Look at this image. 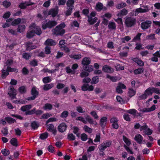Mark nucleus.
Here are the masks:
<instances>
[{"instance_id": "f257e3e1", "label": "nucleus", "mask_w": 160, "mask_h": 160, "mask_svg": "<svg viewBox=\"0 0 160 160\" xmlns=\"http://www.w3.org/2000/svg\"><path fill=\"white\" fill-rule=\"evenodd\" d=\"M32 108V106L31 104L27 105L22 106L21 108V110L25 112V114L26 115H31L35 114L37 116L40 115L43 112L41 110H37L35 108H34L31 110H30Z\"/></svg>"}, {"instance_id": "f03ea898", "label": "nucleus", "mask_w": 160, "mask_h": 160, "mask_svg": "<svg viewBox=\"0 0 160 160\" xmlns=\"http://www.w3.org/2000/svg\"><path fill=\"white\" fill-rule=\"evenodd\" d=\"M57 24V22L55 20H49L47 22V20L46 19L42 22V28L43 30H45L47 28L50 29Z\"/></svg>"}, {"instance_id": "7ed1b4c3", "label": "nucleus", "mask_w": 160, "mask_h": 160, "mask_svg": "<svg viewBox=\"0 0 160 160\" xmlns=\"http://www.w3.org/2000/svg\"><path fill=\"white\" fill-rule=\"evenodd\" d=\"M125 23L127 27H131L136 24V19L132 17H128L126 18Z\"/></svg>"}, {"instance_id": "20e7f679", "label": "nucleus", "mask_w": 160, "mask_h": 160, "mask_svg": "<svg viewBox=\"0 0 160 160\" xmlns=\"http://www.w3.org/2000/svg\"><path fill=\"white\" fill-rule=\"evenodd\" d=\"M111 140H107L102 143L99 148V150L101 152H103L108 147H110L112 144Z\"/></svg>"}, {"instance_id": "39448f33", "label": "nucleus", "mask_w": 160, "mask_h": 160, "mask_svg": "<svg viewBox=\"0 0 160 160\" xmlns=\"http://www.w3.org/2000/svg\"><path fill=\"white\" fill-rule=\"evenodd\" d=\"M65 31L64 29H60L59 28H57V27L52 30V34L56 36H62L65 33Z\"/></svg>"}, {"instance_id": "423d86ee", "label": "nucleus", "mask_w": 160, "mask_h": 160, "mask_svg": "<svg viewBox=\"0 0 160 160\" xmlns=\"http://www.w3.org/2000/svg\"><path fill=\"white\" fill-rule=\"evenodd\" d=\"M8 90L9 92H8V94L11 98L13 99L15 98L17 93L16 92V90L15 88L13 87L10 86V89H9Z\"/></svg>"}, {"instance_id": "0eeeda50", "label": "nucleus", "mask_w": 160, "mask_h": 160, "mask_svg": "<svg viewBox=\"0 0 160 160\" xmlns=\"http://www.w3.org/2000/svg\"><path fill=\"white\" fill-rule=\"evenodd\" d=\"M94 89V87L92 85H89L88 83H84L81 87V90L83 91H92Z\"/></svg>"}, {"instance_id": "6e6552de", "label": "nucleus", "mask_w": 160, "mask_h": 160, "mask_svg": "<svg viewBox=\"0 0 160 160\" xmlns=\"http://www.w3.org/2000/svg\"><path fill=\"white\" fill-rule=\"evenodd\" d=\"M152 24V22L149 20L142 22L141 24V27L142 29H146L150 27Z\"/></svg>"}, {"instance_id": "1a4fd4ad", "label": "nucleus", "mask_w": 160, "mask_h": 160, "mask_svg": "<svg viewBox=\"0 0 160 160\" xmlns=\"http://www.w3.org/2000/svg\"><path fill=\"white\" fill-rule=\"evenodd\" d=\"M47 128V130L49 131L52 132V134L54 135H55L57 133V130L56 129L54 128V125L52 124H47V125L45 124Z\"/></svg>"}, {"instance_id": "9d476101", "label": "nucleus", "mask_w": 160, "mask_h": 160, "mask_svg": "<svg viewBox=\"0 0 160 160\" xmlns=\"http://www.w3.org/2000/svg\"><path fill=\"white\" fill-rule=\"evenodd\" d=\"M58 13V8H52L48 12V15H51L53 18L55 17Z\"/></svg>"}, {"instance_id": "9b49d317", "label": "nucleus", "mask_w": 160, "mask_h": 160, "mask_svg": "<svg viewBox=\"0 0 160 160\" xmlns=\"http://www.w3.org/2000/svg\"><path fill=\"white\" fill-rule=\"evenodd\" d=\"M147 12L146 9H142L141 8L133 10L132 11V15L136 16L140 13L145 12Z\"/></svg>"}, {"instance_id": "f8f14e48", "label": "nucleus", "mask_w": 160, "mask_h": 160, "mask_svg": "<svg viewBox=\"0 0 160 160\" xmlns=\"http://www.w3.org/2000/svg\"><path fill=\"white\" fill-rule=\"evenodd\" d=\"M108 121V118L106 117H102L100 120V125L102 129L106 126Z\"/></svg>"}, {"instance_id": "ddd939ff", "label": "nucleus", "mask_w": 160, "mask_h": 160, "mask_svg": "<svg viewBox=\"0 0 160 160\" xmlns=\"http://www.w3.org/2000/svg\"><path fill=\"white\" fill-rule=\"evenodd\" d=\"M56 44V42L53 39L50 38L47 39L44 42V44L47 46H55Z\"/></svg>"}, {"instance_id": "4468645a", "label": "nucleus", "mask_w": 160, "mask_h": 160, "mask_svg": "<svg viewBox=\"0 0 160 160\" xmlns=\"http://www.w3.org/2000/svg\"><path fill=\"white\" fill-rule=\"evenodd\" d=\"M67 125L64 122L61 123L58 126V130L61 132H63L67 129Z\"/></svg>"}, {"instance_id": "2eb2a0df", "label": "nucleus", "mask_w": 160, "mask_h": 160, "mask_svg": "<svg viewBox=\"0 0 160 160\" xmlns=\"http://www.w3.org/2000/svg\"><path fill=\"white\" fill-rule=\"evenodd\" d=\"M102 70L104 72L108 73H111L113 72V69L107 65L103 66Z\"/></svg>"}, {"instance_id": "dca6fc26", "label": "nucleus", "mask_w": 160, "mask_h": 160, "mask_svg": "<svg viewBox=\"0 0 160 160\" xmlns=\"http://www.w3.org/2000/svg\"><path fill=\"white\" fill-rule=\"evenodd\" d=\"M91 63V60L88 57L84 58L82 60V63L83 65V68L89 65Z\"/></svg>"}, {"instance_id": "f3484780", "label": "nucleus", "mask_w": 160, "mask_h": 160, "mask_svg": "<svg viewBox=\"0 0 160 160\" xmlns=\"http://www.w3.org/2000/svg\"><path fill=\"white\" fill-rule=\"evenodd\" d=\"M128 13V11L126 8H123L118 12L117 14V16L118 17H122L126 15Z\"/></svg>"}, {"instance_id": "a211bd4d", "label": "nucleus", "mask_w": 160, "mask_h": 160, "mask_svg": "<svg viewBox=\"0 0 160 160\" xmlns=\"http://www.w3.org/2000/svg\"><path fill=\"white\" fill-rule=\"evenodd\" d=\"M143 139V137L140 134L136 135L134 138L135 140L139 144L142 143Z\"/></svg>"}, {"instance_id": "6ab92c4d", "label": "nucleus", "mask_w": 160, "mask_h": 160, "mask_svg": "<svg viewBox=\"0 0 160 160\" xmlns=\"http://www.w3.org/2000/svg\"><path fill=\"white\" fill-rule=\"evenodd\" d=\"M31 94L32 96H35L36 98H37L39 94V92L36 90V87H33L31 90Z\"/></svg>"}, {"instance_id": "aec40b11", "label": "nucleus", "mask_w": 160, "mask_h": 160, "mask_svg": "<svg viewBox=\"0 0 160 160\" xmlns=\"http://www.w3.org/2000/svg\"><path fill=\"white\" fill-rule=\"evenodd\" d=\"M108 28L110 30H115L116 29V26L115 22H109Z\"/></svg>"}, {"instance_id": "412c9836", "label": "nucleus", "mask_w": 160, "mask_h": 160, "mask_svg": "<svg viewBox=\"0 0 160 160\" xmlns=\"http://www.w3.org/2000/svg\"><path fill=\"white\" fill-rule=\"evenodd\" d=\"M98 18L97 17H95L94 18H88V22L90 25H93L95 23L98 21Z\"/></svg>"}, {"instance_id": "4be33fe9", "label": "nucleus", "mask_w": 160, "mask_h": 160, "mask_svg": "<svg viewBox=\"0 0 160 160\" xmlns=\"http://www.w3.org/2000/svg\"><path fill=\"white\" fill-rule=\"evenodd\" d=\"M39 126V124L35 121H33L31 123V127L33 130L37 129Z\"/></svg>"}, {"instance_id": "5701e85b", "label": "nucleus", "mask_w": 160, "mask_h": 160, "mask_svg": "<svg viewBox=\"0 0 160 160\" xmlns=\"http://www.w3.org/2000/svg\"><path fill=\"white\" fill-rule=\"evenodd\" d=\"M144 92L148 96L152 95L153 93V87L148 88L145 90Z\"/></svg>"}, {"instance_id": "b1692460", "label": "nucleus", "mask_w": 160, "mask_h": 160, "mask_svg": "<svg viewBox=\"0 0 160 160\" xmlns=\"http://www.w3.org/2000/svg\"><path fill=\"white\" fill-rule=\"evenodd\" d=\"M2 75L1 77L2 78L4 79H5L7 76L9 74V72L8 71L7 69L6 70L4 69L2 70Z\"/></svg>"}, {"instance_id": "393cba45", "label": "nucleus", "mask_w": 160, "mask_h": 160, "mask_svg": "<svg viewBox=\"0 0 160 160\" xmlns=\"http://www.w3.org/2000/svg\"><path fill=\"white\" fill-rule=\"evenodd\" d=\"M33 30L34 32V34H36L38 35H40L42 33L41 29L39 27L34 28Z\"/></svg>"}, {"instance_id": "a878e982", "label": "nucleus", "mask_w": 160, "mask_h": 160, "mask_svg": "<svg viewBox=\"0 0 160 160\" xmlns=\"http://www.w3.org/2000/svg\"><path fill=\"white\" fill-rule=\"evenodd\" d=\"M52 108V105L49 103H46L43 107V109L45 110H50Z\"/></svg>"}, {"instance_id": "bb28decb", "label": "nucleus", "mask_w": 160, "mask_h": 160, "mask_svg": "<svg viewBox=\"0 0 160 160\" xmlns=\"http://www.w3.org/2000/svg\"><path fill=\"white\" fill-rule=\"evenodd\" d=\"M18 90L21 94H23L26 92L27 89L25 86H22L18 88Z\"/></svg>"}, {"instance_id": "cd10ccee", "label": "nucleus", "mask_w": 160, "mask_h": 160, "mask_svg": "<svg viewBox=\"0 0 160 160\" xmlns=\"http://www.w3.org/2000/svg\"><path fill=\"white\" fill-rule=\"evenodd\" d=\"M35 35V34H34V32L33 30H32L27 32L26 37L30 39L32 38Z\"/></svg>"}, {"instance_id": "c85d7f7f", "label": "nucleus", "mask_w": 160, "mask_h": 160, "mask_svg": "<svg viewBox=\"0 0 160 160\" xmlns=\"http://www.w3.org/2000/svg\"><path fill=\"white\" fill-rule=\"evenodd\" d=\"M48 136V133L47 132H45L40 135L39 138L42 140H44L47 138Z\"/></svg>"}, {"instance_id": "c756f323", "label": "nucleus", "mask_w": 160, "mask_h": 160, "mask_svg": "<svg viewBox=\"0 0 160 160\" xmlns=\"http://www.w3.org/2000/svg\"><path fill=\"white\" fill-rule=\"evenodd\" d=\"M74 3V1L73 0H68L66 3L67 7H72L74 8L73 6Z\"/></svg>"}, {"instance_id": "7c9ffc66", "label": "nucleus", "mask_w": 160, "mask_h": 160, "mask_svg": "<svg viewBox=\"0 0 160 160\" xmlns=\"http://www.w3.org/2000/svg\"><path fill=\"white\" fill-rule=\"evenodd\" d=\"M5 120L8 123H12L16 122V120L12 118L7 117L5 118Z\"/></svg>"}, {"instance_id": "2f4dec72", "label": "nucleus", "mask_w": 160, "mask_h": 160, "mask_svg": "<svg viewBox=\"0 0 160 160\" xmlns=\"http://www.w3.org/2000/svg\"><path fill=\"white\" fill-rule=\"evenodd\" d=\"M25 26L24 25L19 24L18 26L17 32L20 33L22 32L25 30Z\"/></svg>"}, {"instance_id": "473e14b6", "label": "nucleus", "mask_w": 160, "mask_h": 160, "mask_svg": "<svg viewBox=\"0 0 160 160\" xmlns=\"http://www.w3.org/2000/svg\"><path fill=\"white\" fill-rule=\"evenodd\" d=\"M21 22V18H18L14 20V21L12 22L11 25L12 26H14L19 24Z\"/></svg>"}, {"instance_id": "72a5a7b5", "label": "nucleus", "mask_w": 160, "mask_h": 160, "mask_svg": "<svg viewBox=\"0 0 160 160\" xmlns=\"http://www.w3.org/2000/svg\"><path fill=\"white\" fill-rule=\"evenodd\" d=\"M103 5L100 2H98L96 5V9L98 12L101 11L103 8Z\"/></svg>"}, {"instance_id": "f704fd0d", "label": "nucleus", "mask_w": 160, "mask_h": 160, "mask_svg": "<svg viewBox=\"0 0 160 160\" xmlns=\"http://www.w3.org/2000/svg\"><path fill=\"white\" fill-rule=\"evenodd\" d=\"M10 143L14 146L17 147L18 146V141L16 138H12L10 141Z\"/></svg>"}, {"instance_id": "c9c22d12", "label": "nucleus", "mask_w": 160, "mask_h": 160, "mask_svg": "<svg viewBox=\"0 0 160 160\" xmlns=\"http://www.w3.org/2000/svg\"><path fill=\"white\" fill-rule=\"evenodd\" d=\"M73 8L72 7H67V10L65 12V15L68 16L70 15L72 12V10Z\"/></svg>"}, {"instance_id": "e433bc0d", "label": "nucleus", "mask_w": 160, "mask_h": 160, "mask_svg": "<svg viewBox=\"0 0 160 160\" xmlns=\"http://www.w3.org/2000/svg\"><path fill=\"white\" fill-rule=\"evenodd\" d=\"M99 81L98 77V76H95L92 78L91 83L92 84H95L98 83Z\"/></svg>"}, {"instance_id": "4c0bfd02", "label": "nucleus", "mask_w": 160, "mask_h": 160, "mask_svg": "<svg viewBox=\"0 0 160 160\" xmlns=\"http://www.w3.org/2000/svg\"><path fill=\"white\" fill-rule=\"evenodd\" d=\"M53 86L52 83L46 84L44 86L43 89L45 91H48Z\"/></svg>"}, {"instance_id": "58836bf2", "label": "nucleus", "mask_w": 160, "mask_h": 160, "mask_svg": "<svg viewBox=\"0 0 160 160\" xmlns=\"http://www.w3.org/2000/svg\"><path fill=\"white\" fill-rule=\"evenodd\" d=\"M144 69L142 68H139L134 70L135 74H139L143 72Z\"/></svg>"}, {"instance_id": "ea45409f", "label": "nucleus", "mask_w": 160, "mask_h": 160, "mask_svg": "<svg viewBox=\"0 0 160 160\" xmlns=\"http://www.w3.org/2000/svg\"><path fill=\"white\" fill-rule=\"evenodd\" d=\"M7 70L9 72H18V70L17 68H12L10 66H8L7 67Z\"/></svg>"}, {"instance_id": "a19ab883", "label": "nucleus", "mask_w": 160, "mask_h": 160, "mask_svg": "<svg viewBox=\"0 0 160 160\" xmlns=\"http://www.w3.org/2000/svg\"><path fill=\"white\" fill-rule=\"evenodd\" d=\"M67 138L69 141H73L75 139V136L72 133H68Z\"/></svg>"}, {"instance_id": "79ce46f5", "label": "nucleus", "mask_w": 160, "mask_h": 160, "mask_svg": "<svg viewBox=\"0 0 160 160\" xmlns=\"http://www.w3.org/2000/svg\"><path fill=\"white\" fill-rule=\"evenodd\" d=\"M123 137L124 142L125 143L127 146H130L131 144V142L130 140L124 136H123Z\"/></svg>"}, {"instance_id": "37998d69", "label": "nucleus", "mask_w": 160, "mask_h": 160, "mask_svg": "<svg viewBox=\"0 0 160 160\" xmlns=\"http://www.w3.org/2000/svg\"><path fill=\"white\" fill-rule=\"evenodd\" d=\"M69 114V112L67 111H64L62 112L60 117L63 118H66Z\"/></svg>"}, {"instance_id": "c03bdc74", "label": "nucleus", "mask_w": 160, "mask_h": 160, "mask_svg": "<svg viewBox=\"0 0 160 160\" xmlns=\"http://www.w3.org/2000/svg\"><path fill=\"white\" fill-rule=\"evenodd\" d=\"M11 5V2L9 1H8L6 0L2 2V5L5 8H8Z\"/></svg>"}, {"instance_id": "a18cd8bd", "label": "nucleus", "mask_w": 160, "mask_h": 160, "mask_svg": "<svg viewBox=\"0 0 160 160\" xmlns=\"http://www.w3.org/2000/svg\"><path fill=\"white\" fill-rule=\"evenodd\" d=\"M83 68L85 71L89 72H91L93 70L92 66V65H88L87 66L84 67Z\"/></svg>"}, {"instance_id": "49530a36", "label": "nucleus", "mask_w": 160, "mask_h": 160, "mask_svg": "<svg viewBox=\"0 0 160 160\" xmlns=\"http://www.w3.org/2000/svg\"><path fill=\"white\" fill-rule=\"evenodd\" d=\"M42 80L44 83H49L51 81L50 78L49 76L44 77Z\"/></svg>"}, {"instance_id": "de8ad7c7", "label": "nucleus", "mask_w": 160, "mask_h": 160, "mask_svg": "<svg viewBox=\"0 0 160 160\" xmlns=\"http://www.w3.org/2000/svg\"><path fill=\"white\" fill-rule=\"evenodd\" d=\"M127 4L125 2H122L120 3H119L116 6V8L118 9H120L126 7Z\"/></svg>"}, {"instance_id": "09e8293b", "label": "nucleus", "mask_w": 160, "mask_h": 160, "mask_svg": "<svg viewBox=\"0 0 160 160\" xmlns=\"http://www.w3.org/2000/svg\"><path fill=\"white\" fill-rule=\"evenodd\" d=\"M1 152L4 156H8L10 154L9 150L6 149H2L1 151Z\"/></svg>"}, {"instance_id": "8fccbe9b", "label": "nucleus", "mask_w": 160, "mask_h": 160, "mask_svg": "<svg viewBox=\"0 0 160 160\" xmlns=\"http://www.w3.org/2000/svg\"><path fill=\"white\" fill-rule=\"evenodd\" d=\"M85 118L86 120L88 121L90 124H93L94 121L93 119L89 115H87Z\"/></svg>"}, {"instance_id": "3c124183", "label": "nucleus", "mask_w": 160, "mask_h": 160, "mask_svg": "<svg viewBox=\"0 0 160 160\" xmlns=\"http://www.w3.org/2000/svg\"><path fill=\"white\" fill-rule=\"evenodd\" d=\"M31 55L28 52L24 53L22 54V58L26 59V60H28L31 57Z\"/></svg>"}, {"instance_id": "603ef678", "label": "nucleus", "mask_w": 160, "mask_h": 160, "mask_svg": "<svg viewBox=\"0 0 160 160\" xmlns=\"http://www.w3.org/2000/svg\"><path fill=\"white\" fill-rule=\"evenodd\" d=\"M28 6L27 5V2H21L18 5V7L21 9H25Z\"/></svg>"}, {"instance_id": "864d4df0", "label": "nucleus", "mask_w": 160, "mask_h": 160, "mask_svg": "<svg viewBox=\"0 0 160 160\" xmlns=\"http://www.w3.org/2000/svg\"><path fill=\"white\" fill-rule=\"evenodd\" d=\"M26 47L27 50H31L37 48V46L35 45H32L31 46H29V44L28 43L27 44Z\"/></svg>"}, {"instance_id": "5fc2aeb1", "label": "nucleus", "mask_w": 160, "mask_h": 160, "mask_svg": "<svg viewBox=\"0 0 160 160\" xmlns=\"http://www.w3.org/2000/svg\"><path fill=\"white\" fill-rule=\"evenodd\" d=\"M83 129L85 132L89 133H91L92 132V129L87 125H85L83 127Z\"/></svg>"}, {"instance_id": "6e6d98bb", "label": "nucleus", "mask_w": 160, "mask_h": 160, "mask_svg": "<svg viewBox=\"0 0 160 160\" xmlns=\"http://www.w3.org/2000/svg\"><path fill=\"white\" fill-rule=\"evenodd\" d=\"M142 35V33H138L136 36H135L133 39V41L135 42L136 41L139 40L140 39V37Z\"/></svg>"}, {"instance_id": "4d7b16f0", "label": "nucleus", "mask_w": 160, "mask_h": 160, "mask_svg": "<svg viewBox=\"0 0 160 160\" xmlns=\"http://www.w3.org/2000/svg\"><path fill=\"white\" fill-rule=\"evenodd\" d=\"M70 57L72 58H73L75 59H79L82 57L81 55L80 54H74L71 55Z\"/></svg>"}, {"instance_id": "13d9d810", "label": "nucleus", "mask_w": 160, "mask_h": 160, "mask_svg": "<svg viewBox=\"0 0 160 160\" xmlns=\"http://www.w3.org/2000/svg\"><path fill=\"white\" fill-rule=\"evenodd\" d=\"M30 64L33 67L37 66L38 65V61L36 59H33L30 62Z\"/></svg>"}, {"instance_id": "bf43d9fd", "label": "nucleus", "mask_w": 160, "mask_h": 160, "mask_svg": "<svg viewBox=\"0 0 160 160\" xmlns=\"http://www.w3.org/2000/svg\"><path fill=\"white\" fill-rule=\"evenodd\" d=\"M144 132L146 134L150 135L152 134V131L148 127L144 131Z\"/></svg>"}, {"instance_id": "052dcab7", "label": "nucleus", "mask_w": 160, "mask_h": 160, "mask_svg": "<svg viewBox=\"0 0 160 160\" xmlns=\"http://www.w3.org/2000/svg\"><path fill=\"white\" fill-rule=\"evenodd\" d=\"M131 38L129 36H126L124 38H122L121 39L122 42V43H125V41L128 42L130 40Z\"/></svg>"}, {"instance_id": "680f3d73", "label": "nucleus", "mask_w": 160, "mask_h": 160, "mask_svg": "<svg viewBox=\"0 0 160 160\" xmlns=\"http://www.w3.org/2000/svg\"><path fill=\"white\" fill-rule=\"evenodd\" d=\"M76 120L81 121L84 124H86L87 123V121L83 117L81 116H79L77 118H76Z\"/></svg>"}, {"instance_id": "e2e57ef3", "label": "nucleus", "mask_w": 160, "mask_h": 160, "mask_svg": "<svg viewBox=\"0 0 160 160\" xmlns=\"http://www.w3.org/2000/svg\"><path fill=\"white\" fill-rule=\"evenodd\" d=\"M135 93V92L133 89H130L128 91V96L129 97H131L134 96Z\"/></svg>"}, {"instance_id": "0e129e2a", "label": "nucleus", "mask_w": 160, "mask_h": 160, "mask_svg": "<svg viewBox=\"0 0 160 160\" xmlns=\"http://www.w3.org/2000/svg\"><path fill=\"white\" fill-rule=\"evenodd\" d=\"M1 132L4 136H6L8 134V127H6L4 128Z\"/></svg>"}, {"instance_id": "69168bd1", "label": "nucleus", "mask_w": 160, "mask_h": 160, "mask_svg": "<svg viewBox=\"0 0 160 160\" xmlns=\"http://www.w3.org/2000/svg\"><path fill=\"white\" fill-rule=\"evenodd\" d=\"M88 138V135L85 133L82 134L81 135V139L83 141H86Z\"/></svg>"}, {"instance_id": "338daca9", "label": "nucleus", "mask_w": 160, "mask_h": 160, "mask_svg": "<svg viewBox=\"0 0 160 160\" xmlns=\"http://www.w3.org/2000/svg\"><path fill=\"white\" fill-rule=\"evenodd\" d=\"M11 15V13L9 11L6 12L2 16V17L5 19L9 18Z\"/></svg>"}, {"instance_id": "774afa93", "label": "nucleus", "mask_w": 160, "mask_h": 160, "mask_svg": "<svg viewBox=\"0 0 160 160\" xmlns=\"http://www.w3.org/2000/svg\"><path fill=\"white\" fill-rule=\"evenodd\" d=\"M29 71L25 67H23L22 70V73L24 75H26L28 74Z\"/></svg>"}]
</instances>
